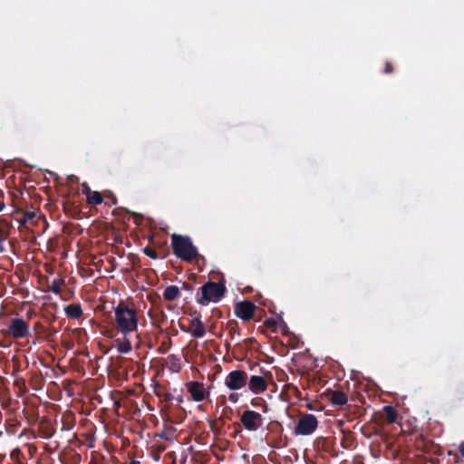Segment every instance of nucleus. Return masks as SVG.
<instances>
[{
    "mask_svg": "<svg viewBox=\"0 0 464 464\" xmlns=\"http://www.w3.org/2000/svg\"><path fill=\"white\" fill-rule=\"evenodd\" d=\"M229 400H230V401H234V402H236V401H237L236 395H233V394H232V395H230V396H229Z\"/></svg>",
    "mask_w": 464,
    "mask_h": 464,
    "instance_id": "obj_20",
    "label": "nucleus"
},
{
    "mask_svg": "<svg viewBox=\"0 0 464 464\" xmlns=\"http://www.w3.org/2000/svg\"><path fill=\"white\" fill-rule=\"evenodd\" d=\"M145 253H146L149 256H150V257H152V258H156V257H157V255H156L155 251H153V250H151V249H146V250H145Z\"/></svg>",
    "mask_w": 464,
    "mask_h": 464,
    "instance_id": "obj_19",
    "label": "nucleus"
},
{
    "mask_svg": "<svg viewBox=\"0 0 464 464\" xmlns=\"http://www.w3.org/2000/svg\"><path fill=\"white\" fill-rule=\"evenodd\" d=\"M260 420V414L252 411H245L241 417L242 423L247 430H256L259 425Z\"/></svg>",
    "mask_w": 464,
    "mask_h": 464,
    "instance_id": "obj_6",
    "label": "nucleus"
},
{
    "mask_svg": "<svg viewBox=\"0 0 464 464\" xmlns=\"http://www.w3.org/2000/svg\"><path fill=\"white\" fill-rule=\"evenodd\" d=\"M203 334H204V331H203L202 327H200V326L197 327V328L195 329V331H194V334H195L196 336H198V337L202 336V335H203Z\"/></svg>",
    "mask_w": 464,
    "mask_h": 464,
    "instance_id": "obj_18",
    "label": "nucleus"
},
{
    "mask_svg": "<svg viewBox=\"0 0 464 464\" xmlns=\"http://www.w3.org/2000/svg\"><path fill=\"white\" fill-rule=\"evenodd\" d=\"M6 238V235L3 228L0 227V253L4 251V242Z\"/></svg>",
    "mask_w": 464,
    "mask_h": 464,
    "instance_id": "obj_17",
    "label": "nucleus"
},
{
    "mask_svg": "<svg viewBox=\"0 0 464 464\" xmlns=\"http://www.w3.org/2000/svg\"><path fill=\"white\" fill-rule=\"evenodd\" d=\"M87 197H88V200L92 204H98V203L102 202V197H101L100 193H98V192L90 191L87 194Z\"/></svg>",
    "mask_w": 464,
    "mask_h": 464,
    "instance_id": "obj_13",
    "label": "nucleus"
},
{
    "mask_svg": "<svg viewBox=\"0 0 464 464\" xmlns=\"http://www.w3.org/2000/svg\"><path fill=\"white\" fill-rule=\"evenodd\" d=\"M330 400L334 405H343L347 402V397L341 392H334L330 394Z\"/></svg>",
    "mask_w": 464,
    "mask_h": 464,
    "instance_id": "obj_11",
    "label": "nucleus"
},
{
    "mask_svg": "<svg viewBox=\"0 0 464 464\" xmlns=\"http://www.w3.org/2000/svg\"><path fill=\"white\" fill-rule=\"evenodd\" d=\"M188 392L191 394L192 398L196 401H200L204 400V398L207 394V392H206L204 386L201 383L197 382L188 383Z\"/></svg>",
    "mask_w": 464,
    "mask_h": 464,
    "instance_id": "obj_10",
    "label": "nucleus"
},
{
    "mask_svg": "<svg viewBox=\"0 0 464 464\" xmlns=\"http://www.w3.org/2000/svg\"><path fill=\"white\" fill-rule=\"evenodd\" d=\"M117 328L123 334L130 333L137 328L136 312L124 304H120L114 310Z\"/></svg>",
    "mask_w": 464,
    "mask_h": 464,
    "instance_id": "obj_1",
    "label": "nucleus"
},
{
    "mask_svg": "<svg viewBox=\"0 0 464 464\" xmlns=\"http://www.w3.org/2000/svg\"><path fill=\"white\" fill-rule=\"evenodd\" d=\"M385 412H386V417H387V420L390 421V422H393L396 420V414H395V411L392 410V408L391 407H386L385 408Z\"/></svg>",
    "mask_w": 464,
    "mask_h": 464,
    "instance_id": "obj_16",
    "label": "nucleus"
},
{
    "mask_svg": "<svg viewBox=\"0 0 464 464\" xmlns=\"http://www.w3.org/2000/svg\"><path fill=\"white\" fill-rule=\"evenodd\" d=\"M66 313L71 317H78L81 314V308L77 305H70L66 308Z\"/></svg>",
    "mask_w": 464,
    "mask_h": 464,
    "instance_id": "obj_14",
    "label": "nucleus"
},
{
    "mask_svg": "<svg viewBox=\"0 0 464 464\" xmlns=\"http://www.w3.org/2000/svg\"><path fill=\"white\" fill-rule=\"evenodd\" d=\"M247 383V374L242 371H233L229 372L226 379V386L232 391L240 390Z\"/></svg>",
    "mask_w": 464,
    "mask_h": 464,
    "instance_id": "obj_4",
    "label": "nucleus"
},
{
    "mask_svg": "<svg viewBox=\"0 0 464 464\" xmlns=\"http://www.w3.org/2000/svg\"><path fill=\"white\" fill-rule=\"evenodd\" d=\"M255 305L251 302H241L236 306V314L238 317L248 320L253 317Z\"/></svg>",
    "mask_w": 464,
    "mask_h": 464,
    "instance_id": "obj_7",
    "label": "nucleus"
},
{
    "mask_svg": "<svg viewBox=\"0 0 464 464\" xmlns=\"http://www.w3.org/2000/svg\"><path fill=\"white\" fill-rule=\"evenodd\" d=\"M459 450L464 454V443L459 446Z\"/></svg>",
    "mask_w": 464,
    "mask_h": 464,
    "instance_id": "obj_21",
    "label": "nucleus"
},
{
    "mask_svg": "<svg viewBox=\"0 0 464 464\" xmlns=\"http://www.w3.org/2000/svg\"><path fill=\"white\" fill-rule=\"evenodd\" d=\"M10 333L16 338L24 337L28 332V326L24 321L14 319L9 326Z\"/></svg>",
    "mask_w": 464,
    "mask_h": 464,
    "instance_id": "obj_9",
    "label": "nucleus"
},
{
    "mask_svg": "<svg viewBox=\"0 0 464 464\" xmlns=\"http://www.w3.org/2000/svg\"><path fill=\"white\" fill-rule=\"evenodd\" d=\"M172 245L175 254L185 260H191L197 256V249L188 237L172 236Z\"/></svg>",
    "mask_w": 464,
    "mask_h": 464,
    "instance_id": "obj_2",
    "label": "nucleus"
},
{
    "mask_svg": "<svg viewBox=\"0 0 464 464\" xmlns=\"http://www.w3.org/2000/svg\"><path fill=\"white\" fill-rule=\"evenodd\" d=\"M179 295V288L175 285L168 286L164 291L165 299L171 301L174 300Z\"/></svg>",
    "mask_w": 464,
    "mask_h": 464,
    "instance_id": "obj_12",
    "label": "nucleus"
},
{
    "mask_svg": "<svg viewBox=\"0 0 464 464\" xmlns=\"http://www.w3.org/2000/svg\"><path fill=\"white\" fill-rule=\"evenodd\" d=\"M248 388L253 393L259 394L266 390V381L261 376L253 375L248 381Z\"/></svg>",
    "mask_w": 464,
    "mask_h": 464,
    "instance_id": "obj_8",
    "label": "nucleus"
},
{
    "mask_svg": "<svg viewBox=\"0 0 464 464\" xmlns=\"http://www.w3.org/2000/svg\"><path fill=\"white\" fill-rule=\"evenodd\" d=\"M224 294V288L222 285L209 283L205 285L201 289V297L198 302L203 304H207L209 302H218Z\"/></svg>",
    "mask_w": 464,
    "mask_h": 464,
    "instance_id": "obj_3",
    "label": "nucleus"
},
{
    "mask_svg": "<svg viewBox=\"0 0 464 464\" xmlns=\"http://www.w3.org/2000/svg\"><path fill=\"white\" fill-rule=\"evenodd\" d=\"M317 427V420L313 415H305L299 420L295 432L301 435L312 433Z\"/></svg>",
    "mask_w": 464,
    "mask_h": 464,
    "instance_id": "obj_5",
    "label": "nucleus"
},
{
    "mask_svg": "<svg viewBox=\"0 0 464 464\" xmlns=\"http://www.w3.org/2000/svg\"><path fill=\"white\" fill-rule=\"evenodd\" d=\"M118 350L121 352V353H128L130 350V343L129 341L125 340L123 342H121L119 346H118Z\"/></svg>",
    "mask_w": 464,
    "mask_h": 464,
    "instance_id": "obj_15",
    "label": "nucleus"
}]
</instances>
